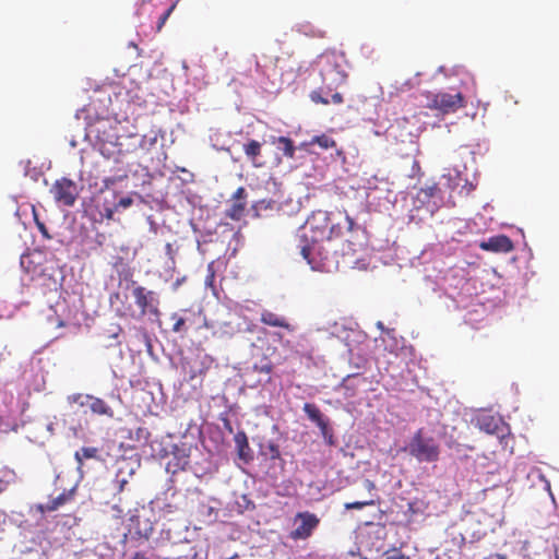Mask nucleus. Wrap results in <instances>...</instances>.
Instances as JSON below:
<instances>
[{"label": "nucleus", "mask_w": 559, "mask_h": 559, "mask_svg": "<svg viewBox=\"0 0 559 559\" xmlns=\"http://www.w3.org/2000/svg\"><path fill=\"white\" fill-rule=\"evenodd\" d=\"M342 235V227L340 224H332L330 214L325 211H316L306 222V228L299 236L306 241L300 246V253L304 259L308 262L312 270L329 272L330 264L326 257L317 260L313 257V252H320L321 242L324 240H331Z\"/></svg>", "instance_id": "obj_1"}, {"label": "nucleus", "mask_w": 559, "mask_h": 559, "mask_svg": "<svg viewBox=\"0 0 559 559\" xmlns=\"http://www.w3.org/2000/svg\"><path fill=\"white\" fill-rule=\"evenodd\" d=\"M322 85L330 92L345 83L347 73L344 59L335 52H325L318 60Z\"/></svg>", "instance_id": "obj_2"}, {"label": "nucleus", "mask_w": 559, "mask_h": 559, "mask_svg": "<svg viewBox=\"0 0 559 559\" xmlns=\"http://www.w3.org/2000/svg\"><path fill=\"white\" fill-rule=\"evenodd\" d=\"M409 454L418 462H437L440 459V445L431 436H426L423 429H418L408 445Z\"/></svg>", "instance_id": "obj_3"}, {"label": "nucleus", "mask_w": 559, "mask_h": 559, "mask_svg": "<svg viewBox=\"0 0 559 559\" xmlns=\"http://www.w3.org/2000/svg\"><path fill=\"white\" fill-rule=\"evenodd\" d=\"M426 107L431 110H438L444 115L455 112L465 107V99L462 93L450 94L447 92H426Z\"/></svg>", "instance_id": "obj_4"}, {"label": "nucleus", "mask_w": 559, "mask_h": 559, "mask_svg": "<svg viewBox=\"0 0 559 559\" xmlns=\"http://www.w3.org/2000/svg\"><path fill=\"white\" fill-rule=\"evenodd\" d=\"M443 204V192L441 188L432 182L420 188L415 197L417 209H425L430 215H433Z\"/></svg>", "instance_id": "obj_5"}, {"label": "nucleus", "mask_w": 559, "mask_h": 559, "mask_svg": "<svg viewBox=\"0 0 559 559\" xmlns=\"http://www.w3.org/2000/svg\"><path fill=\"white\" fill-rule=\"evenodd\" d=\"M294 523L297 526L289 533V538L293 540H305L318 527L320 519L314 513L304 511L295 515Z\"/></svg>", "instance_id": "obj_6"}, {"label": "nucleus", "mask_w": 559, "mask_h": 559, "mask_svg": "<svg viewBox=\"0 0 559 559\" xmlns=\"http://www.w3.org/2000/svg\"><path fill=\"white\" fill-rule=\"evenodd\" d=\"M50 192L55 201L64 206H72L79 195L76 183L64 177L55 181Z\"/></svg>", "instance_id": "obj_7"}, {"label": "nucleus", "mask_w": 559, "mask_h": 559, "mask_svg": "<svg viewBox=\"0 0 559 559\" xmlns=\"http://www.w3.org/2000/svg\"><path fill=\"white\" fill-rule=\"evenodd\" d=\"M132 295L142 316H145L146 313L156 317L159 316V299L155 292L147 290L143 286H136L133 288Z\"/></svg>", "instance_id": "obj_8"}, {"label": "nucleus", "mask_w": 559, "mask_h": 559, "mask_svg": "<svg viewBox=\"0 0 559 559\" xmlns=\"http://www.w3.org/2000/svg\"><path fill=\"white\" fill-rule=\"evenodd\" d=\"M153 531L154 526L150 519L143 516L142 514H133L130 516L128 523L129 534L139 538L148 539L153 534Z\"/></svg>", "instance_id": "obj_9"}, {"label": "nucleus", "mask_w": 559, "mask_h": 559, "mask_svg": "<svg viewBox=\"0 0 559 559\" xmlns=\"http://www.w3.org/2000/svg\"><path fill=\"white\" fill-rule=\"evenodd\" d=\"M247 191L243 187L237 188L233 194V203L229 209L226 210L225 215L233 221H240L247 207Z\"/></svg>", "instance_id": "obj_10"}, {"label": "nucleus", "mask_w": 559, "mask_h": 559, "mask_svg": "<svg viewBox=\"0 0 559 559\" xmlns=\"http://www.w3.org/2000/svg\"><path fill=\"white\" fill-rule=\"evenodd\" d=\"M479 248L484 251H491L496 253H508L513 250L512 240L506 235H498L490 237L488 240H483Z\"/></svg>", "instance_id": "obj_11"}, {"label": "nucleus", "mask_w": 559, "mask_h": 559, "mask_svg": "<svg viewBox=\"0 0 559 559\" xmlns=\"http://www.w3.org/2000/svg\"><path fill=\"white\" fill-rule=\"evenodd\" d=\"M477 426L481 431L488 435L503 437L506 426L504 423L492 415H481L477 417Z\"/></svg>", "instance_id": "obj_12"}, {"label": "nucleus", "mask_w": 559, "mask_h": 559, "mask_svg": "<svg viewBox=\"0 0 559 559\" xmlns=\"http://www.w3.org/2000/svg\"><path fill=\"white\" fill-rule=\"evenodd\" d=\"M75 489L63 490L57 497L50 499L47 503H39L36 506V510L41 514L47 512H52L63 507L68 502L72 501L74 498Z\"/></svg>", "instance_id": "obj_13"}, {"label": "nucleus", "mask_w": 559, "mask_h": 559, "mask_svg": "<svg viewBox=\"0 0 559 559\" xmlns=\"http://www.w3.org/2000/svg\"><path fill=\"white\" fill-rule=\"evenodd\" d=\"M234 441L237 449V454L240 461L243 463H249L253 460V452L249 445L248 437L245 431H238Z\"/></svg>", "instance_id": "obj_14"}, {"label": "nucleus", "mask_w": 559, "mask_h": 559, "mask_svg": "<svg viewBox=\"0 0 559 559\" xmlns=\"http://www.w3.org/2000/svg\"><path fill=\"white\" fill-rule=\"evenodd\" d=\"M302 409L308 416V418L320 428L322 435L326 436L329 432V423L324 418L320 408L316 404L306 403Z\"/></svg>", "instance_id": "obj_15"}, {"label": "nucleus", "mask_w": 559, "mask_h": 559, "mask_svg": "<svg viewBox=\"0 0 559 559\" xmlns=\"http://www.w3.org/2000/svg\"><path fill=\"white\" fill-rule=\"evenodd\" d=\"M260 321L269 326L283 328L287 331H293V326L285 317L277 314L271 310H263L261 312Z\"/></svg>", "instance_id": "obj_16"}, {"label": "nucleus", "mask_w": 559, "mask_h": 559, "mask_svg": "<svg viewBox=\"0 0 559 559\" xmlns=\"http://www.w3.org/2000/svg\"><path fill=\"white\" fill-rule=\"evenodd\" d=\"M242 150L245 152L247 159L252 164V166H254V167L262 166V163L258 162V158L261 156V153H262V143L261 142L251 139L242 145Z\"/></svg>", "instance_id": "obj_17"}, {"label": "nucleus", "mask_w": 559, "mask_h": 559, "mask_svg": "<svg viewBox=\"0 0 559 559\" xmlns=\"http://www.w3.org/2000/svg\"><path fill=\"white\" fill-rule=\"evenodd\" d=\"M118 146H121V144L119 143ZM123 151L121 147H118V151H117V154H118V157L115 158V162L117 164H120L121 166L118 168V173L117 175L115 176H111V177H107L104 179V183L106 187H110V186H114L116 185L118 181H121L123 179H126L128 177V167L127 165L119 158L121 156H123Z\"/></svg>", "instance_id": "obj_18"}, {"label": "nucleus", "mask_w": 559, "mask_h": 559, "mask_svg": "<svg viewBox=\"0 0 559 559\" xmlns=\"http://www.w3.org/2000/svg\"><path fill=\"white\" fill-rule=\"evenodd\" d=\"M88 407L93 414L108 416L110 418L114 417L112 408L104 400L99 397L92 395Z\"/></svg>", "instance_id": "obj_19"}, {"label": "nucleus", "mask_w": 559, "mask_h": 559, "mask_svg": "<svg viewBox=\"0 0 559 559\" xmlns=\"http://www.w3.org/2000/svg\"><path fill=\"white\" fill-rule=\"evenodd\" d=\"M314 144H317L321 150H330L336 146L335 140L324 133L313 136L309 142H304L301 146L306 147Z\"/></svg>", "instance_id": "obj_20"}, {"label": "nucleus", "mask_w": 559, "mask_h": 559, "mask_svg": "<svg viewBox=\"0 0 559 559\" xmlns=\"http://www.w3.org/2000/svg\"><path fill=\"white\" fill-rule=\"evenodd\" d=\"M273 369H274V365L267 358H263L261 361L255 362L252 366L253 372L263 374L265 377V379L263 380V382H265V383L271 382V380H272L271 373H272Z\"/></svg>", "instance_id": "obj_21"}, {"label": "nucleus", "mask_w": 559, "mask_h": 559, "mask_svg": "<svg viewBox=\"0 0 559 559\" xmlns=\"http://www.w3.org/2000/svg\"><path fill=\"white\" fill-rule=\"evenodd\" d=\"M74 459L80 468L83 465L84 459H99V449L96 447H83L80 451L74 453Z\"/></svg>", "instance_id": "obj_22"}, {"label": "nucleus", "mask_w": 559, "mask_h": 559, "mask_svg": "<svg viewBox=\"0 0 559 559\" xmlns=\"http://www.w3.org/2000/svg\"><path fill=\"white\" fill-rule=\"evenodd\" d=\"M273 143L278 144V148L283 151L284 156L287 158H294L295 157V146L292 139L287 136H278L273 138Z\"/></svg>", "instance_id": "obj_23"}, {"label": "nucleus", "mask_w": 559, "mask_h": 559, "mask_svg": "<svg viewBox=\"0 0 559 559\" xmlns=\"http://www.w3.org/2000/svg\"><path fill=\"white\" fill-rule=\"evenodd\" d=\"M261 454L270 460L283 461L281 457L280 447L272 441L261 445Z\"/></svg>", "instance_id": "obj_24"}, {"label": "nucleus", "mask_w": 559, "mask_h": 559, "mask_svg": "<svg viewBox=\"0 0 559 559\" xmlns=\"http://www.w3.org/2000/svg\"><path fill=\"white\" fill-rule=\"evenodd\" d=\"M262 58H263L262 61L257 59V61H255V70H257V72H259L261 74H267L269 68H271V67L275 68L276 67L278 58L277 57H267L264 53L262 55Z\"/></svg>", "instance_id": "obj_25"}, {"label": "nucleus", "mask_w": 559, "mask_h": 559, "mask_svg": "<svg viewBox=\"0 0 559 559\" xmlns=\"http://www.w3.org/2000/svg\"><path fill=\"white\" fill-rule=\"evenodd\" d=\"M158 141V132L151 131L148 134H144L139 142V147L144 151H151Z\"/></svg>", "instance_id": "obj_26"}, {"label": "nucleus", "mask_w": 559, "mask_h": 559, "mask_svg": "<svg viewBox=\"0 0 559 559\" xmlns=\"http://www.w3.org/2000/svg\"><path fill=\"white\" fill-rule=\"evenodd\" d=\"M91 394L74 393L68 396V402L80 406H88Z\"/></svg>", "instance_id": "obj_27"}, {"label": "nucleus", "mask_w": 559, "mask_h": 559, "mask_svg": "<svg viewBox=\"0 0 559 559\" xmlns=\"http://www.w3.org/2000/svg\"><path fill=\"white\" fill-rule=\"evenodd\" d=\"M170 319L174 321L173 332L180 333L186 331V319L178 316V313H173Z\"/></svg>", "instance_id": "obj_28"}, {"label": "nucleus", "mask_w": 559, "mask_h": 559, "mask_svg": "<svg viewBox=\"0 0 559 559\" xmlns=\"http://www.w3.org/2000/svg\"><path fill=\"white\" fill-rule=\"evenodd\" d=\"M376 504V501L373 499L364 500V501H355V502H347L344 504L346 510H353L357 509L360 510L365 507H372Z\"/></svg>", "instance_id": "obj_29"}, {"label": "nucleus", "mask_w": 559, "mask_h": 559, "mask_svg": "<svg viewBox=\"0 0 559 559\" xmlns=\"http://www.w3.org/2000/svg\"><path fill=\"white\" fill-rule=\"evenodd\" d=\"M176 4L177 2H174L159 17L158 20V23H157V32H159L163 26L165 25L166 21L168 20V17L170 16V14L173 13V11L175 10L176 8Z\"/></svg>", "instance_id": "obj_30"}, {"label": "nucleus", "mask_w": 559, "mask_h": 559, "mask_svg": "<svg viewBox=\"0 0 559 559\" xmlns=\"http://www.w3.org/2000/svg\"><path fill=\"white\" fill-rule=\"evenodd\" d=\"M385 559H411L408 556L404 555L400 549H392L384 552Z\"/></svg>", "instance_id": "obj_31"}, {"label": "nucleus", "mask_w": 559, "mask_h": 559, "mask_svg": "<svg viewBox=\"0 0 559 559\" xmlns=\"http://www.w3.org/2000/svg\"><path fill=\"white\" fill-rule=\"evenodd\" d=\"M310 99L316 104L329 105L330 100L321 95L319 91H312L309 95Z\"/></svg>", "instance_id": "obj_32"}, {"label": "nucleus", "mask_w": 559, "mask_h": 559, "mask_svg": "<svg viewBox=\"0 0 559 559\" xmlns=\"http://www.w3.org/2000/svg\"><path fill=\"white\" fill-rule=\"evenodd\" d=\"M132 204H133V199L131 197H123L115 204V210H117V211H119L121 209L126 210V209L130 207Z\"/></svg>", "instance_id": "obj_33"}, {"label": "nucleus", "mask_w": 559, "mask_h": 559, "mask_svg": "<svg viewBox=\"0 0 559 559\" xmlns=\"http://www.w3.org/2000/svg\"><path fill=\"white\" fill-rule=\"evenodd\" d=\"M273 204H274V201H272V200H260V201L255 202L253 207L257 211H260V210L271 209L273 206Z\"/></svg>", "instance_id": "obj_34"}, {"label": "nucleus", "mask_w": 559, "mask_h": 559, "mask_svg": "<svg viewBox=\"0 0 559 559\" xmlns=\"http://www.w3.org/2000/svg\"><path fill=\"white\" fill-rule=\"evenodd\" d=\"M320 252H321V253H319L318 251H314V252H313V257H314L317 260H320V259H323V258H325V257H326L328 262H329V264H330V271H331V270H332V261H331V259H330V257H329V252H328V251H324V249H323V247H322V246H321Z\"/></svg>", "instance_id": "obj_35"}, {"label": "nucleus", "mask_w": 559, "mask_h": 559, "mask_svg": "<svg viewBox=\"0 0 559 559\" xmlns=\"http://www.w3.org/2000/svg\"><path fill=\"white\" fill-rule=\"evenodd\" d=\"M37 228H38L39 233L43 235L44 238H46V239H50L51 238V236L48 233V229H47L46 225L44 224V222L37 221Z\"/></svg>", "instance_id": "obj_36"}, {"label": "nucleus", "mask_w": 559, "mask_h": 559, "mask_svg": "<svg viewBox=\"0 0 559 559\" xmlns=\"http://www.w3.org/2000/svg\"><path fill=\"white\" fill-rule=\"evenodd\" d=\"M214 263L211 262L209 265H207V276H206V283L212 285L213 282H214V277H215V271H214Z\"/></svg>", "instance_id": "obj_37"}, {"label": "nucleus", "mask_w": 559, "mask_h": 559, "mask_svg": "<svg viewBox=\"0 0 559 559\" xmlns=\"http://www.w3.org/2000/svg\"><path fill=\"white\" fill-rule=\"evenodd\" d=\"M117 210H115V206L114 207H106L104 210V213L102 214V216L104 218H106L107 221H112L114 219V214Z\"/></svg>", "instance_id": "obj_38"}, {"label": "nucleus", "mask_w": 559, "mask_h": 559, "mask_svg": "<svg viewBox=\"0 0 559 559\" xmlns=\"http://www.w3.org/2000/svg\"><path fill=\"white\" fill-rule=\"evenodd\" d=\"M448 447L450 449H454L455 451H461V448L463 447V444L459 443V442H449L448 443ZM464 448L468 449V450H474L473 447H469V445H464Z\"/></svg>", "instance_id": "obj_39"}, {"label": "nucleus", "mask_w": 559, "mask_h": 559, "mask_svg": "<svg viewBox=\"0 0 559 559\" xmlns=\"http://www.w3.org/2000/svg\"><path fill=\"white\" fill-rule=\"evenodd\" d=\"M331 102L335 105H340L344 102L343 99V96L341 93H334L332 96H331Z\"/></svg>", "instance_id": "obj_40"}, {"label": "nucleus", "mask_w": 559, "mask_h": 559, "mask_svg": "<svg viewBox=\"0 0 559 559\" xmlns=\"http://www.w3.org/2000/svg\"><path fill=\"white\" fill-rule=\"evenodd\" d=\"M131 559H151L144 551H135Z\"/></svg>", "instance_id": "obj_41"}, {"label": "nucleus", "mask_w": 559, "mask_h": 559, "mask_svg": "<svg viewBox=\"0 0 559 559\" xmlns=\"http://www.w3.org/2000/svg\"><path fill=\"white\" fill-rule=\"evenodd\" d=\"M345 223H346V228L347 230H353L354 226H355V222L352 217H349L348 215L345 216Z\"/></svg>", "instance_id": "obj_42"}, {"label": "nucleus", "mask_w": 559, "mask_h": 559, "mask_svg": "<svg viewBox=\"0 0 559 559\" xmlns=\"http://www.w3.org/2000/svg\"><path fill=\"white\" fill-rule=\"evenodd\" d=\"M111 509H112V511H115V512H116V514H115V516H116V518H118V519H121V518H122V515H123V510H122L119 506L115 504V506H112V508H111Z\"/></svg>", "instance_id": "obj_43"}, {"label": "nucleus", "mask_w": 559, "mask_h": 559, "mask_svg": "<svg viewBox=\"0 0 559 559\" xmlns=\"http://www.w3.org/2000/svg\"><path fill=\"white\" fill-rule=\"evenodd\" d=\"M102 154L106 157V158H111L114 157V153H110L108 151V148L106 147V145L104 144L102 150H100Z\"/></svg>", "instance_id": "obj_44"}, {"label": "nucleus", "mask_w": 559, "mask_h": 559, "mask_svg": "<svg viewBox=\"0 0 559 559\" xmlns=\"http://www.w3.org/2000/svg\"><path fill=\"white\" fill-rule=\"evenodd\" d=\"M365 487L369 490V491H372L376 489V485L373 481L369 480V479H366L365 480Z\"/></svg>", "instance_id": "obj_45"}, {"label": "nucleus", "mask_w": 559, "mask_h": 559, "mask_svg": "<svg viewBox=\"0 0 559 559\" xmlns=\"http://www.w3.org/2000/svg\"><path fill=\"white\" fill-rule=\"evenodd\" d=\"M486 559H508V557L503 554H491Z\"/></svg>", "instance_id": "obj_46"}, {"label": "nucleus", "mask_w": 559, "mask_h": 559, "mask_svg": "<svg viewBox=\"0 0 559 559\" xmlns=\"http://www.w3.org/2000/svg\"><path fill=\"white\" fill-rule=\"evenodd\" d=\"M5 521H7V514L4 511L0 510V530L4 525Z\"/></svg>", "instance_id": "obj_47"}, {"label": "nucleus", "mask_w": 559, "mask_h": 559, "mask_svg": "<svg viewBox=\"0 0 559 559\" xmlns=\"http://www.w3.org/2000/svg\"><path fill=\"white\" fill-rule=\"evenodd\" d=\"M32 212H33V216H34V222L37 225V221H40V219L38 217V214H37V211H36L35 206H32Z\"/></svg>", "instance_id": "obj_48"}, {"label": "nucleus", "mask_w": 559, "mask_h": 559, "mask_svg": "<svg viewBox=\"0 0 559 559\" xmlns=\"http://www.w3.org/2000/svg\"><path fill=\"white\" fill-rule=\"evenodd\" d=\"M127 483H128V481H127V479H124V478H123V479H121V480L119 481V491H122V490H123V487L126 486V484H127Z\"/></svg>", "instance_id": "obj_49"}, {"label": "nucleus", "mask_w": 559, "mask_h": 559, "mask_svg": "<svg viewBox=\"0 0 559 559\" xmlns=\"http://www.w3.org/2000/svg\"><path fill=\"white\" fill-rule=\"evenodd\" d=\"M225 427H226V429H227L229 432H233V427H231V425H230L229 420H227V419H226V421H225Z\"/></svg>", "instance_id": "obj_50"}, {"label": "nucleus", "mask_w": 559, "mask_h": 559, "mask_svg": "<svg viewBox=\"0 0 559 559\" xmlns=\"http://www.w3.org/2000/svg\"><path fill=\"white\" fill-rule=\"evenodd\" d=\"M181 281L182 280H177L176 281V283L174 284L175 289L181 284Z\"/></svg>", "instance_id": "obj_51"}, {"label": "nucleus", "mask_w": 559, "mask_h": 559, "mask_svg": "<svg viewBox=\"0 0 559 559\" xmlns=\"http://www.w3.org/2000/svg\"><path fill=\"white\" fill-rule=\"evenodd\" d=\"M378 326L383 329V324L381 322L378 323Z\"/></svg>", "instance_id": "obj_52"}, {"label": "nucleus", "mask_w": 559, "mask_h": 559, "mask_svg": "<svg viewBox=\"0 0 559 559\" xmlns=\"http://www.w3.org/2000/svg\"><path fill=\"white\" fill-rule=\"evenodd\" d=\"M556 559H559V554H558V551H556Z\"/></svg>", "instance_id": "obj_53"}, {"label": "nucleus", "mask_w": 559, "mask_h": 559, "mask_svg": "<svg viewBox=\"0 0 559 559\" xmlns=\"http://www.w3.org/2000/svg\"><path fill=\"white\" fill-rule=\"evenodd\" d=\"M436 559H439V558H436Z\"/></svg>", "instance_id": "obj_54"}]
</instances>
